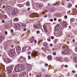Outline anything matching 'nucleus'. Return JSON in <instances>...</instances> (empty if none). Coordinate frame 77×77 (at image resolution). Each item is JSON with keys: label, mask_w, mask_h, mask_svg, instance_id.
<instances>
[{"label": "nucleus", "mask_w": 77, "mask_h": 77, "mask_svg": "<svg viewBox=\"0 0 77 77\" xmlns=\"http://www.w3.org/2000/svg\"><path fill=\"white\" fill-rule=\"evenodd\" d=\"M51 38L52 39H54V37H53V36H51Z\"/></svg>", "instance_id": "nucleus-57"}, {"label": "nucleus", "mask_w": 77, "mask_h": 77, "mask_svg": "<svg viewBox=\"0 0 77 77\" xmlns=\"http://www.w3.org/2000/svg\"><path fill=\"white\" fill-rule=\"evenodd\" d=\"M44 29H47V26L45 25H44Z\"/></svg>", "instance_id": "nucleus-37"}, {"label": "nucleus", "mask_w": 77, "mask_h": 77, "mask_svg": "<svg viewBox=\"0 0 77 77\" xmlns=\"http://www.w3.org/2000/svg\"><path fill=\"white\" fill-rule=\"evenodd\" d=\"M50 21L52 22V21H53V20L52 19H51L50 20Z\"/></svg>", "instance_id": "nucleus-47"}, {"label": "nucleus", "mask_w": 77, "mask_h": 77, "mask_svg": "<svg viewBox=\"0 0 77 77\" xmlns=\"http://www.w3.org/2000/svg\"><path fill=\"white\" fill-rule=\"evenodd\" d=\"M64 67H65V68H67V67H68V65H65L64 66Z\"/></svg>", "instance_id": "nucleus-54"}, {"label": "nucleus", "mask_w": 77, "mask_h": 77, "mask_svg": "<svg viewBox=\"0 0 77 77\" xmlns=\"http://www.w3.org/2000/svg\"><path fill=\"white\" fill-rule=\"evenodd\" d=\"M36 77H41V74H38L36 76Z\"/></svg>", "instance_id": "nucleus-25"}, {"label": "nucleus", "mask_w": 77, "mask_h": 77, "mask_svg": "<svg viewBox=\"0 0 77 77\" xmlns=\"http://www.w3.org/2000/svg\"><path fill=\"white\" fill-rule=\"evenodd\" d=\"M75 71H74V70H73V71H72V73H75Z\"/></svg>", "instance_id": "nucleus-63"}, {"label": "nucleus", "mask_w": 77, "mask_h": 77, "mask_svg": "<svg viewBox=\"0 0 77 77\" xmlns=\"http://www.w3.org/2000/svg\"><path fill=\"white\" fill-rule=\"evenodd\" d=\"M48 46H47L46 47H45L46 50H47L48 49Z\"/></svg>", "instance_id": "nucleus-64"}, {"label": "nucleus", "mask_w": 77, "mask_h": 77, "mask_svg": "<svg viewBox=\"0 0 77 77\" xmlns=\"http://www.w3.org/2000/svg\"><path fill=\"white\" fill-rule=\"evenodd\" d=\"M2 8H5V5H3L2 6Z\"/></svg>", "instance_id": "nucleus-58"}, {"label": "nucleus", "mask_w": 77, "mask_h": 77, "mask_svg": "<svg viewBox=\"0 0 77 77\" xmlns=\"http://www.w3.org/2000/svg\"><path fill=\"white\" fill-rule=\"evenodd\" d=\"M48 66V64H47V63H46V64H45V66Z\"/></svg>", "instance_id": "nucleus-52"}, {"label": "nucleus", "mask_w": 77, "mask_h": 77, "mask_svg": "<svg viewBox=\"0 0 77 77\" xmlns=\"http://www.w3.org/2000/svg\"><path fill=\"white\" fill-rule=\"evenodd\" d=\"M33 15H34V16H35V17H39V14H38L37 13H33Z\"/></svg>", "instance_id": "nucleus-19"}, {"label": "nucleus", "mask_w": 77, "mask_h": 77, "mask_svg": "<svg viewBox=\"0 0 77 77\" xmlns=\"http://www.w3.org/2000/svg\"><path fill=\"white\" fill-rule=\"evenodd\" d=\"M57 60H61V58L60 57H58L57 58Z\"/></svg>", "instance_id": "nucleus-30"}, {"label": "nucleus", "mask_w": 77, "mask_h": 77, "mask_svg": "<svg viewBox=\"0 0 77 77\" xmlns=\"http://www.w3.org/2000/svg\"><path fill=\"white\" fill-rule=\"evenodd\" d=\"M4 17L5 18V19H6V18H7V15H4Z\"/></svg>", "instance_id": "nucleus-38"}, {"label": "nucleus", "mask_w": 77, "mask_h": 77, "mask_svg": "<svg viewBox=\"0 0 77 77\" xmlns=\"http://www.w3.org/2000/svg\"><path fill=\"white\" fill-rule=\"evenodd\" d=\"M14 70L16 72H18V71H20L17 66H16L14 68Z\"/></svg>", "instance_id": "nucleus-13"}, {"label": "nucleus", "mask_w": 77, "mask_h": 77, "mask_svg": "<svg viewBox=\"0 0 77 77\" xmlns=\"http://www.w3.org/2000/svg\"><path fill=\"white\" fill-rule=\"evenodd\" d=\"M64 17H65V19H66V18H67V16H64Z\"/></svg>", "instance_id": "nucleus-62"}, {"label": "nucleus", "mask_w": 77, "mask_h": 77, "mask_svg": "<svg viewBox=\"0 0 77 77\" xmlns=\"http://www.w3.org/2000/svg\"><path fill=\"white\" fill-rule=\"evenodd\" d=\"M29 75L30 77H31V76H32V74H31V73H29Z\"/></svg>", "instance_id": "nucleus-50"}, {"label": "nucleus", "mask_w": 77, "mask_h": 77, "mask_svg": "<svg viewBox=\"0 0 77 77\" xmlns=\"http://www.w3.org/2000/svg\"><path fill=\"white\" fill-rule=\"evenodd\" d=\"M53 55H56V52H54L53 53Z\"/></svg>", "instance_id": "nucleus-49"}, {"label": "nucleus", "mask_w": 77, "mask_h": 77, "mask_svg": "<svg viewBox=\"0 0 77 77\" xmlns=\"http://www.w3.org/2000/svg\"><path fill=\"white\" fill-rule=\"evenodd\" d=\"M47 45V43L46 42L44 43V46H46Z\"/></svg>", "instance_id": "nucleus-36"}, {"label": "nucleus", "mask_w": 77, "mask_h": 77, "mask_svg": "<svg viewBox=\"0 0 77 77\" xmlns=\"http://www.w3.org/2000/svg\"><path fill=\"white\" fill-rule=\"evenodd\" d=\"M37 33H39V31H37L36 32Z\"/></svg>", "instance_id": "nucleus-55"}, {"label": "nucleus", "mask_w": 77, "mask_h": 77, "mask_svg": "<svg viewBox=\"0 0 77 77\" xmlns=\"http://www.w3.org/2000/svg\"><path fill=\"white\" fill-rule=\"evenodd\" d=\"M74 14L75 15H77V12L75 11L74 12Z\"/></svg>", "instance_id": "nucleus-45"}, {"label": "nucleus", "mask_w": 77, "mask_h": 77, "mask_svg": "<svg viewBox=\"0 0 77 77\" xmlns=\"http://www.w3.org/2000/svg\"><path fill=\"white\" fill-rule=\"evenodd\" d=\"M44 17L45 18H46V17H47V15H45L44 16Z\"/></svg>", "instance_id": "nucleus-48"}, {"label": "nucleus", "mask_w": 77, "mask_h": 77, "mask_svg": "<svg viewBox=\"0 0 77 77\" xmlns=\"http://www.w3.org/2000/svg\"><path fill=\"white\" fill-rule=\"evenodd\" d=\"M47 40H48V41H49V42H50V41H51V40L50 39H48Z\"/></svg>", "instance_id": "nucleus-53"}, {"label": "nucleus", "mask_w": 77, "mask_h": 77, "mask_svg": "<svg viewBox=\"0 0 77 77\" xmlns=\"http://www.w3.org/2000/svg\"><path fill=\"white\" fill-rule=\"evenodd\" d=\"M26 74V72H22L21 74L19 75V77H23V76L25 75Z\"/></svg>", "instance_id": "nucleus-11"}, {"label": "nucleus", "mask_w": 77, "mask_h": 77, "mask_svg": "<svg viewBox=\"0 0 77 77\" xmlns=\"http://www.w3.org/2000/svg\"><path fill=\"white\" fill-rule=\"evenodd\" d=\"M18 6L19 7V8H21V5L20 4L18 5Z\"/></svg>", "instance_id": "nucleus-44"}, {"label": "nucleus", "mask_w": 77, "mask_h": 77, "mask_svg": "<svg viewBox=\"0 0 77 77\" xmlns=\"http://www.w3.org/2000/svg\"><path fill=\"white\" fill-rule=\"evenodd\" d=\"M17 66L20 71L24 69V65H23L19 64L17 65Z\"/></svg>", "instance_id": "nucleus-2"}, {"label": "nucleus", "mask_w": 77, "mask_h": 77, "mask_svg": "<svg viewBox=\"0 0 77 77\" xmlns=\"http://www.w3.org/2000/svg\"><path fill=\"white\" fill-rule=\"evenodd\" d=\"M62 31H61V30L59 29L58 30V31L57 32V33L58 35H61L62 34Z\"/></svg>", "instance_id": "nucleus-18"}, {"label": "nucleus", "mask_w": 77, "mask_h": 77, "mask_svg": "<svg viewBox=\"0 0 77 77\" xmlns=\"http://www.w3.org/2000/svg\"><path fill=\"white\" fill-rule=\"evenodd\" d=\"M61 21H62V20H61V19H59V20H58V21H59V22H61Z\"/></svg>", "instance_id": "nucleus-51"}, {"label": "nucleus", "mask_w": 77, "mask_h": 77, "mask_svg": "<svg viewBox=\"0 0 77 77\" xmlns=\"http://www.w3.org/2000/svg\"><path fill=\"white\" fill-rule=\"evenodd\" d=\"M57 42V39H56L54 40V44H56Z\"/></svg>", "instance_id": "nucleus-32"}, {"label": "nucleus", "mask_w": 77, "mask_h": 77, "mask_svg": "<svg viewBox=\"0 0 77 77\" xmlns=\"http://www.w3.org/2000/svg\"><path fill=\"white\" fill-rule=\"evenodd\" d=\"M51 75H46L45 76V77H50Z\"/></svg>", "instance_id": "nucleus-35"}, {"label": "nucleus", "mask_w": 77, "mask_h": 77, "mask_svg": "<svg viewBox=\"0 0 77 77\" xmlns=\"http://www.w3.org/2000/svg\"><path fill=\"white\" fill-rule=\"evenodd\" d=\"M67 76H69V73H68L67 74Z\"/></svg>", "instance_id": "nucleus-60"}, {"label": "nucleus", "mask_w": 77, "mask_h": 77, "mask_svg": "<svg viewBox=\"0 0 77 77\" xmlns=\"http://www.w3.org/2000/svg\"><path fill=\"white\" fill-rule=\"evenodd\" d=\"M74 61L75 63H77V57H75L74 59Z\"/></svg>", "instance_id": "nucleus-20"}, {"label": "nucleus", "mask_w": 77, "mask_h": 77, "mask_svg": "<svg viewBox=\"0 0 77 77\" xmlns=\"http://www.w3.org/2000/svg\"><path fill=\"white\" fill-rule=\"evenodd\" d=\"M51 10L53 12H54L55 11H56V9L52 7Z\"/></svg>", "instance_id": "nucleus-26"}, {"label": "nucleus", "mask_w": 77, "mask_h": 77, "mask_svg": "<svg viewBox=\"0 0 77 77\" xmlns=\"http://www.w3.org/2000/svg\"><path fill=\"white\" fill-rule=\"evenodd\" d=\"M14 21H18V19L17 18H16L14 19Z\"/></svg>", "instance_id": "nucleus-33"}, {"label": "nucleus", "mask_w": 77, "mask_h": 77, "mask_svg": "<svg viewBox=\"0 0 77 77\" xmlns=\"http://www.w3.org/2000/svg\"><path fill=\"white\" fill-rule=\"evenodd\" d=\"M59 5H60V2H56L55 4H53V5L54 6H56Z\"/></svg>", "instance_id": "nucleus-16"}, {"label": "nucleus", "mask_w": 77, "mask_h": 77, "mask_svg": "<svg viewBox=\"0 0 77 77\" xmlns=\"http://www.w3.org/2000/svg\"><path fill=\"white\" fill-rule=\"evenodd\" d=\"M19 61L20 62H24L25 61V58L23 57H20L19 59Z\"/></svg>", "instance_id": "nucleus-6"}, {"label": "nucleus", "mask_w": 77, "mask_h": 77, "mask_svg": "<svg viewBox=\"0 0 77 77\" xmlns=\"http://www.w3.org/2000/svg\"><path fill=\"white\" fill-rule=\"evenodd\" d=\"M31 39V40L30 41V42L31 43H32V42H33V39H34L33 38V37H32Z\"/></svg>", "instance_id": "nucleus-28"}, {"label": "nucleus", "mask_w": 77, "mask_h": 77, "mask_svg": "<svg viewBox=\"0 0 77 77\" xmlns=\"http://www.w3.org/2000/svg\"><path fill=\"white\" fill-rule=\"evenodd\" d=\"M26 47H24L23 48V51H26Z\"/></svg>", "instance_id": "nucleus-29"}, {"label": "nucleus", "mask_w": 77, "mask_h": 77, "mask_svg": "<svg viewBox=\"0 0 77 77\" xmlns=\"http://www.w3.org/2000/svg\"><path fill=\"white\" fill-rule=\"evenodd\" d=\"M58 77H64L62 75H58Z\"/></svg>", "instance_id": "nucleus-40"}, {"label": "nucleus", "mask_w": 77, "mask_h": 77, "mask_svg": "<svg viewBox=\"0 0 77 77\" xmlns=\"http://www.w3.org/2000/svg\"><path fill=\"white\" fill-rule=\"evenodd\" d=\"M55 31H58V28L56 26L55 27Z\"/></svg>", "instance_id": "nucleus-31"}, {"label": "nucleus", "mask_w": 77, "mask_h": 77, "mask_svg": "<svg viewBox=\"0 0 77 77\" xmlns=\"http://www.w3.org/2000/svg\"><path fill=\"white\" fill-rule=\"evenodd\" d=\"M70 12H71V11H69L67 12V14H70Z\"/></svg>", "instance_id": "nucleus-43"}, {"label": "nucleus", "mask_w": 77, "mask_h": 77, "mask_svg": "<svg viewBox=\"0 0 77 77\" xmlns=\"http://www.w3.org/2000/svg\"><path fill=\"white\" fill-rule=\"evenodd\" d=\"M44 30L45 32H48V30H47V29H44Z\"/></svg>", "instance_id": "nucleus-39"}, {"label": "nucleus", "mask_w": 77, "mask_h": 77, "mask_svg": "<svg viewBox=\"0 0 77 77\" xmlns=\"http://www.w3.org/2000/svg\"><path fill=\"white\" fill-rule=\"evenodd\" d=\"M21 47L18 46L16 48V51L17 53H20L21 52Z\"/></svg>", "instance_id": "nucleus-8"}, {"label": "nucleus", "mask_w": 77, "mask_h": 77, "mask_svg": "<svg viewBox=\"0 0 77 77\" xmlns=\"http://www.w3.org/2000/svg\"><path fill=\"white\" fill-rule=\"evenodd\" d=\"M5 39V38L3 37L1 35L0 36V41H2Z\"/></svg>", "instance_id": "nucleus-17"}, {"label": "nucleus", "mask_w": 77, "mask_h": 77, "mask_svg": "<svg viewBox=\"0 0 77 77\" xmlns=\"http://www.w3.org/2000/svg\"><path fill=\"white\" fill-rule=\"evenodd\" d=\"M26 6H29V5H30V3H29V2L26 3Z\"/></svg>", "instance_id": "nucleus-27"}, {"label": "nucleus", "mask_w": 77, "mask_h": 77, "mask_svg": "<svg viewBox=\"0 0 77 77\" xmlns=\"http://www.w3.org/2000/svg\"><path fill=\"white\" fill-rule=\"evenodd\" d=\"M12 15H16L18 12V9L17 8H13L12 11Z\"/></svg>", "instance_id": "nucleus-3"}, {"label": "nucleus", "mask_w": 77, "mask_h": 77, "mask_svg": "<svg viewBox=\"0 0 77 77\" xmlns=\"http://www.w3.org/2000/svg\"><path fill=\"white\" fill-rule=\"evenodd\" d=\"M15 27L17 29H19L20 28V25L18 24H15L14 25Z\"/></svg>", "instance_id": "nucleus-10"}, {"label": "nucleus", "mask_w": 77, "mask_h": 77, "mask_svg": "<svg viewBox=\"0 0 77 77\" xmlns=\"http://www.w3.org/2000/svg\"><path fill=\"white\" fill-rule=\"evenodd\" d=\"M71 6H72V4H69L68 7V8H70V7H71Z\"/></svg>", "instance_id": "nucleus-34"}, {"label": "nucleus", "mask_w": 77, "mask_h": 77, "mask_svg": "<svg viewBox=\"0 0 77 77\" xmlns=\"http://www.w3.org/2000/svg\"><path fill=\"white\" fill-rule=\"evenodd\" d=\"M14 67L12 66H9L7 68V71L9 73H11L12 72V71Z\"/></svg>", "instance_id": "nucleus-4"}, {"label": "nucleus", "mask_w": 77, "mask_h": 77, "mask_svg": "<svg viewBox=\"0 0 77 77\" xmlns=\"http://www.w3.org/2000/svg\"><path fill=\"white\" fill-rule=\"evenodd\" d=\"M62 53L64 54H68L69 53V50L66 49L64 51L62 52Z\"/></svg>", "instance_id": "nucleus-5"}, {"label": "nucleus", "mask_w": 77, "mask_h": 77, "mask_svg": "<svg viewBox=\"0 0 77 77\" xmlns=\"http://www.w3.org/2000/svg\"><path fill=\"white\" fill-rule=\"evenodd\" d=\"M9 53L10 56H11V57H13V56H15V50L14 49L11 50L9 51Z\"/></svg>", "instance_id": "nucleus-1"}, {"label": "nucleus", "mask_w": 77, "mask_h": 77, "mask_svg": "<svg viewBox=\"0 0 77 77\" xmlns=\"http://www.w3.org/2000/svg\"><path fill=\"white\" fill-rule=\"evenodd\" d=\"M22 27H26V26L25 25H24V24H22Z\"/></svg>", "instance_id": "nucleus-42"}, {"label": "nucleus", "mask_w": 77, "mask_h": 77, "mask_svg": "<svg viewBox=\"0 0 77 77\" xmlns=\"http://www.w3.org/2000/svg\"><path fill=\"white\" fill-rule=\"evenodd\" d=\"M62 26L65 27L66 26V23L65 22H63L62 23Z\"/></svg>", "instance_id": "nucleus-15"}, {"label": "nucleus", "mask_w": 77, "mask_h": 77, "mask_svg": "<svg viewBox=\"0 0 77 77\" xmlns=\"http://www.w3.org/2000/svg\"><path fill=\"white\" fill-rule=\"evenodd\" d=\"M74 20V19L73 18H71L70 19V21H73Z\"/></svg>", "instance_id": "nucleus-41"}, {"label": "nucleus", "mask_w": 77, "mask_h": 77, "mask_svg": "<svg viewBox=\"0 0 77 77\" xmlns=\"http://www.w3.org/2000/svg\"><path fill=\"white\" fill-rule=\"evenodd\" d=\"M11 33H13L14 32V31H13V30L11 29Z\"/></svg>", "instance_id": "nucleus-46"}, {"label": "nucleus", "mask_w": 77, "mask_h": 77, "mask_svg": "<svg viewBox=\"0 0 77 77\" xmlns=\"http://www.w3.org/2000/svg\"><path fill=\"white\" fill-rule=\"evenodd\" d=\"M40 27V25H39V24H37L36 25V27L37 28L39 29Z\"/></svg>", "instance_id": "nucleus-24"}, {"label": "nucleus", "mask_w": 77, "mask_h": 77, "mask_svg": "<svg viewBox=\"0 0 77 77\" xmlns=\"http://www.w3.org/2000/svg\"><path fill=\"white\" fill-rule=\"evenodd\" d=\"M56 26L58 29H60L61 27V26L60 25H57Z\"/></svg>", "instance_id": "nucleus-23"}, {"label": "nucleus", "mask_w": 77, "mask_h": 77, "mask_svg": "<svg viewBox=\"0 0 77 77\" xmlns=\"http://www.w3.org/2000/svg\"><path fill=\"white\" fill-rule=\"evenodd\" d=\"M48 59L49 60H51L52 57L51 56H49L48 57Z\"/></svg>", "instance_id": "nucleus-22"}, {"label": "nucleus", "mask_w": 77, "mask_h": 77, "mask_svg": "<svg viewBox=\"0 0 77 77\" xmlns=\"http://www.w3.org/2000/svg\"><path fill=\"white\" fill-rule=\"evenodd\" d=\"M4 61L6 63H10L11 61V59L9 58H5L4 59Z\"/></svg>", "instance_id": "nucleus-7"}, {"label": "nucleus", "mask_w": 77, "mask_h": 77, "mask_svg": "<svg viewBox=\"0 0 77 77\" xmlns=\"http://www.w3.org/2000/svg\"><path fill=\"white\" fill-rule=\"evenodd\" d=\"M2 22L3 23H5V21L4 20H2Z\"/></svg>", "instance_id": "nucleus-59"}, {"label": "nucleus", "mask_w": 77, "mask_h": 77, "mask_svg": "<svg viewBox=\"0 0 77 77\" xmlns=\"http://www.w3.org/2000/svg\"><path fill=\"white\" fill-rule=\"evenodd\" d=\"M67 44H69V42L68 41H67Z\"/></svg>", "instance_id": "nucleus-61"}, {"label": "nucleus", "mask_w": 77, "mask_h": 77, "mask_svg": "<svg viewBox=\"0 0 77 77\" xmlns=\"http://www.w3.org/2000/svg\"><path fill=\"white\" fill-rule=\"evenodd\" d=\"M38 54V52L34 51L32 52V56H37Z\"/></svg>", "instance_id": "nucleus-12"}, {"label": "nucleus", "mask_w": 77, "mask_h": 77, "mask_svg": "<svg viewBox=\"0 0 77 77\" xmlns=\"http://www.w3.org/2000/svg\"><path fill=\"white\" fill-rule=\"evenodd\" d=\"M6 8L7 10L8 11H10L11 9V6L8 5L6 7Z\"/></svg>", "instance_id": "nucleus-14"}, {"label": "nucleus", "mask_w": 77, "mask_h": 77, "mask_svg": "<svg viewBox=\"0 0 77 77\" xmlns=\"http://www.w3.org/2000/svg\"><path fill=\"white\" fill-rule=\"evenodd\" d=\"M11 77H18V76H17V74H14Z\"/></svg>", "instance_id": "nucleus-21"}, {"label": "nucleus", "mask_w": 77, "mask_h": 77, "mask_svg": "<svg viewBox=\"0 0 77 77\" xmlns=\"http://www.w3.org/2000/svg\"><path fill=\"white\" fill-rule=\"evenodd\" d=\"M26 28H24L23 29V31H26Z\"/></svg>", "instance_id": "nucleus-56"}, {"label": "nucleus", "mask_w": 77, "mask_h": 77, "mask_svg": "<svg viewBox=\"0 0 77 77\" xmlns=\"http://www.w3.org/2000/svg\"><path fill=\"white\" fill-rule=\"evenodd\" d=\"M31 65L29 64H27L26 65V69L29 71L31 70Z\"/></svg>", "instance_id": "nucleus-9"}]
</instances>
